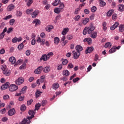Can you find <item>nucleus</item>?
Returning <instances> with one entry per match:
<instances>
[{"label": "nucleus", "mask_w": 124, "mask_h": 124, "mask_svg": "<svg viewBox=\"0 0 124 124\" xmlns=\"http://www.w3.org/2000/svg\"><path fill=\"white\" fill-rule=\"evenodd\" d=\"M24 79L22 77L19 78L17 79L16 80L15 83L18 86L22 85L24 83Z\"/></svg>", "instance_id": "nucleus-1"}, {"label": "nucleus", "mask_w": 124, "mask_h": 124, "mask_svg": "<svg viewBox=\"0 0 124 124\" xmlns=\"http://www.w3.org/2000/svg\"><path fill=\"white\" fill-rule=\"evenodd\" d=\"M9 89L10 92H16V91L18 90V86L15 84H11L9 87Z\"/></svg>", "instance_id": "nucleus-2"}, {"label": "nucleus", "mask_w": 124, "mask_h": 124, "mask_svg": "<svg viewBox=\"0 0 124 124\" xmlns=\"http://www.w3.org/2000/svg\"><path fill=\"white\" fill-rule=\"evenodd\" d=\"M40 13V11L38 10H35L34 12H32L31 14V17L33 19H35L36 17L38 16V14Z\"/></svg>", "instance_id": "nucleus-3"}, {"label": "nucleus", "mask_w": 124, "mask_h": 124, "mask_svg": "<svg viewBox=\"0 0 124 124\" xmlns=\"http://www.w3.org/2000/svg\"><path fill=\"white\" fill-rule=\"evenodd\" d=\"M42 70H43V67L39 66L34 70V73H35V74H40Z\"/></svg>", "instance_id": "nucleus-4"}, {"label": "nucleus", "mask_w": 124, "mask_h": 124, "mask_svg": "<svg viewBox=\"0 0 124 124\" xmlns=\"http://www.w3.org/2000/svg\"><path fill=\"white\" fill-rule=\"evenodd\" d=\"M29 114L31 116H28V117L31 120L34 117V115H35V110H30L29 111Z\"/></svg>", "instance_id": "nucleus-5"}, {"label": "nucleus", "mask_w": 124, "mask_h": 124, "mask_svg": "<svg viewBox=\"0 0 124 124\" xmlns=\"http://www.w3.org/2000/svg\"><path fill=\"white\" fill-rule=\"evenodd\" d=\"M31 119L29 118L28 117L27 118H24L22 121L21 124H30L31 123Z\"/></svg>", "instance_id": "nucleus-6"}, {"label": "nucleus", "mask_w": 124, "mask_h": 124, "mask_svg": "<svg viewBox=\"0 0 124 124\" xmlns=\"http://www.w3.org/2000/svg\"><path fill=\"white\" fill-rule=\"evenodd\" d=\"M20 41H22L21 37H19L18 38L15 37L12 40V42H13V43H17V42H20Z\"/></svg>", "instance_id": "nucleus-7"}, {"label": "nucleus", "mask_w": 124, "mask_h": 124, "mask_svg": "<svg viewBox=\"0 0 124 124\" xmlns=\"http://www.w3.org/2000/svg\"><path fill=\"white\" fill-rule=\"evenodd\" d=\"M45 81V76H42L41 77L40 79H38L37 80V84L39 85H40V83H43Z\"/></svg>", "instance_id": "nucleus-8"}, {"label": "nucleus", "mask_w": 124, "mask_h": 124, "mask_svg": "<svg viewBox=\"0 0 124 124\" xmlns=\"http://www.w3.org/2000/svg\"><path fill=\"white\" fill-rule=\"evenodd\" d=\"M72 53H73V57L74 59H78V58H79L80 55L81 54V53H80V52L78 51L75 52L73 51Z\"/></svg>", "instance_id": "nucleus-9"}, {"label": "nucleus", "mask_w": 124, "mask_h": 124, "mask_svg": "<svg viewBox=\"0 0 124 124\" xmlns=\"http://www.w3.org/2000/svg\"><path fill=\"white\" fill-rule=\"evenodd\" d=\"M16 111H15V109L12 108L8 111V115L9 116H13V115H15V114H16Z\"/></svg>", "instance_id": "nucleus-10"}, {"label": "nucleus", "mask_w": 124, "mask_h": 124, "mask_svg": "<svg viewBox=\"0 0 124 124\" xmlns=\"http://www.w3.org/2000/svg\"><path fill=\"white\" fill-rule=\"evenodd\" d=\"M93 51V47H87L85 50L86 54H90Z\"/></svg>", "instance_id": "nucleus-11"}, {"label": "nucleus", "mask_w": 124, "mask_h": 124, "mask_svg": "<svg viewBox=\"0 0 124 124\" xmlns=\"http://www.w3.org/2000/svg\"><path fill=\"white\" fill-rule=\"evenodd\" d=\"M119 25V22H116L115 24H114L112 26L110 27V29L111 30V31H114V30H115L116 29H117V28H118Z\"/></svg>", "instance_id": "nucleus-12"}, {"label": "nucleus", "mask_w": 124, "mask_h": 124, "mask_svg": "<svg viewBox=\"0 0 124 124\" xmlns=\"http://www.w3.org/2000/svg\"><path fill=\"white\" fill-rule=\"evenodd\" d=\"M9 85H10V83H9V82H6L5 84L3 85L1 87V90H2V91L6 90L7 88L9 87Z\"/></svg>", "instance_id": "nucleus-13"}, {"label": "nucleus", "mask_w": 124, "mask_h": 124, "mask_svg": "<svg viewBox=\"0 0 124 124\" xmlns=\"http://www.w3.org/2000/svg\"><path fill=\"white\" fill-rule=\"evenodd\" d=\"M43 70L45 73H48L51 70V67L49 66H46L45 68H43Z\"/></svg>", "instance_id": "nucleus-14"}, {"label": "nucleus", "mask_w": 124, "mask_h": 124, "mask_svg": "<svg viewBox=\"0 0 124 124\" xmlns=\"http://www.w3.org/2000/svg\"><path fill=\"white\" fill-rule=\"evenodd\" d=\"M68 31H69V29L68 28H63L62 32V35H65Z\"/></svg>", "instance_id": "nucleus-15"}, {"label": "nucleus", "mask_w": 124, "mask_h": 124, "mask_svg": "<svg viewBox=\"0 0 124 124\" xmlns=\"http://www.w3.org/2000/svg\"><path fill=\"white\" fill-rule=\"evenodd\" d=\"M48 58L47 57V55L43 54L42 57L40 58V61H43V62H47L48 61Z\"/></svg>", "instance_id": "nucleus-16"}, {"label": "nucleus", "mask_w": 124, "mask_h": 124, "mask_svg": "<svg viewBox=\"0 0 124 124\" xmlns=\"http://www.w3.org/2000/svg\"><path fill=\"white\" fill-rule=\"evenodd\" d=\"M40 23H41V22L40 21V20H39L38 19H35L32 21V24H35V27L38 26V25H40Z\"/></svg>", "instance_id": "nucleus-17"}, {"label": "nucleus", "mask_w": 124, "mask_h": 124, "mask_svg": "<svg viewBox=\"0 0 124 124\" xmlns=\"http://www.w3.org/2000/svg\"><path fill=\"white\" fill-rule=\"evenodd\" d=\"M92 39L91 38H86L83 40V42H87L89 45L92 44Z\"/></svg>", "instance_id": "nucleus-18"}, {"label": "nucleus", "mask_w": 124, "mask_h": 124, "mask_svg": "<svg viewBox=\"0 0 124 124\" xmlns=\"http://www.w3.org/2000/svg\"><path fill=\"white\" fill-rule=\"evenodd\" d=\"M9 61L12 63V64H14V63L16 62V59H15V57H11L9 59Z\"/></svg>", "instance_id": "nucleus-19"}, {"label": "nucleus", "mask_w": 124, "mask_h": 124, "mask_svg": "<svg viewBox=\"0 0 124 124\" xmlns=\"http://www.w3.org/2000/svg\"><path fill=\"white\" fill-rule=\"evenodd\" d=\"M76 50L77 52H79L80 53V52L83 50V47L80 45H77L76 46Z\"/></svg>", "instance_id": "nucleus-20"}, {"label": "nucleus", "mask_w": 124, "mask_h": 124, "mask_svg": "<svg viewBox=\"0 0 124 124\" xmlns=\"http://www.w3.org/2000/svg\"><path fill=\"white\" fill-rule=\"evenodd\" d=\"M119 31H120V32H124V24H121V25H119Z\"/></svg>", "instance_id": "nucleus-21"}, {"label": "nucleus", "mask_w": 124, "mask_h": 124, "mask_svg": "<svg viewBox=\"0 0 124 124\" xmlns=\"http://www.w3.org/2000/svg\"><path fill=\"white\" fill-rule=\"evenodd\" d=\"M114 10L111 9V10H109L107 13V16L108 17H111V16H112V14H113V13H114Z\"/></svg>", "instance_id": "nucleus-22"}, {"label": "nucleus", "mask_w": 124, "mask_h": 124, "mask_svg": "<svg viewBox=\"0 0 124 124\" xmlns=\"http://www.w3.org/2000/svg\"><path fill=\"white\" fill-rule=\"evenodd\" d=\"M15 8V6L13 4H10L7 7V10L8 11H11L13 10Z\"/></svg>", "instance_id": "nucleus-23"}, {"label": "nucleus", "mask_w": 124, "mask_h": 124, "mask_svg": "<svg viewBox=\"0 0 124 124\" xmlns=\"http://www.w3.org/2000/svg\"><path fill=\"white\" fill-rule=\"evenodd\" d=\"M59 8H60L62 12L64 10V4L63 3V2L60 3Z\"/></svg>", "instance_id": "nucleus-24"}, {"label": "nucleus", "mask_w": 124, "mask_h": 124, "mask_svg": "<svg viewBox=\"0 0 124 124\" xmlns=\"http://www.w3.org/2000/svg\"><path fill=\"white\" fill-rule=\"evenodd\" d=\"M3 73L6 76H9L10 75V73H11V72L9 69H7L5 71L3 72Z\"/></svg>", "instance_id": "nucleus-25"}, {"label": "nucleus", "mask_w": 124, "mask_h": 124, "mask_svg": "<svg viewBox=\"0 0 124 124\" xmlns=\"http://www.w3.org/2000/svg\"><path fill=\"white\" fill-rule=\"evenodd\" d=\"M27 89L28 87L27 86H24L23 88L21 90L20 93L22 94H24V93H27Z\"/></svg>", "instance_id": "nucleus-26"}, {"label": "nucleus", "mask_w": 124, "mask_h": 124, "mask_svg": "<svg viewBox=\"0 0 124 124\" xmlns=\"http://www.w3.org/2000/svg\"><path fill=\"white\" fill-rule=\"evenodd\" d=\"M54 43L56 45H58L60 43V38L58 37H56L54 39Z\"/></svg>", "instance_id": "nucleus-27"}, {"label": "nucleus", "mask_w": 124, "mask_h": 124, "mask_svg": "<svg viewBox=\"0 0 124 124\" xmlns=\"http://www.w3.org/2000/svg\"><path fill=\"white\" fill-rule=\"evenodd\" d=\"M118 10L121 12H123L124 11V5L123 4H120L118 5Z\"/></svg>", "instance_id": "nucleus-28"}, {"label": "nucleus", "mask_w": 124, "mask_h": 124, "mask_svg": "<svg viewBox=\"0 0 124 124\" xmlns=\"http://www.w3.org/2000/svg\"><path fill=\"white\" fill-rule=\"evenodd\" d=\"M54 29V26L52 25H48L46 28V31H51V30H53Z\"/></svg>", "instance_id": "nucleus-29"}, {"label": "nucleus", "mask_w": 124, "mask_h": 124, "mask_svg": "<svg viewBox=\"0 0 124 124\" xmlns=\"http://www.w3.org/2000/svg\"><path fill=\"white\" fill-rule=\"evenodd\" d=\"M69 71H68L67 70H64L62 72V75L64 76H69Z\"/></svg>", "instance_id": "nucleus-30"}, {"label": "nucleus", "mask_w": 124, "mask_h": 124, "mask_svg": "<svg viewBox=\"0 0 124 124\" xmlns=\"http://www.w3.org/2000/svg\"><path fill=\"white\" fill-rule=\"evenodd\" d=\"M55 13H56L57 14H60V13H61V12H62L61 9L59 8V7L56 8L55 9H54V10Z\"/></svg>", "instance_id": "nucleus-31"}, {"label": "nucleus", "mask_w": 124, "mask_h": 124, "mask_svg": "<svg viewBox=\"0 0 124 124\" xmlns=\"http://www.w3.org/2000/svg\"><path fill=\"white\" fill-rule=\"evenodd\" d=\"M111 46H112V43L110 42H108L105 45V48H108L110 49L111 48Z\"/></svg>", "instance_id": "nucleus-32"}, {"label": "nucleus", "mask_w": 124, "mask_h": 124, "mask_svg": "<svg viewBox=\"0 0 124 124\" xmlns=\"http://www.w3.org/2000/svg\"><path fill=\"white\" fill-rule=\"evenodd\" d=\"M59 87H60V85L57 82L52 85V89H53V90H57Z\"/></svg>", "instance_id": "nucleus-33"}, {"label": "nucleus", "mask_w": 124, "mask_h": 124, "mask_svg": "<svg viewBox=\"0 0 124 124\" xmlns=\"http://www.w3.org/2000/svg\"><path fill=\"white\" fill-rule=\"evenodd\" d=\"M90 19L88 17H87L82 21V24L83 25H87Z\"/></svg>", "instance_id": "nucleus-34"}, {"label": "nucleus", "mask_w": 124, "mask_h": 124, "mask_svg": "<svg viewBox=\"0 0 124 124\" xmlns=\"http://www.w3.org/2000/svg\"><path fill=\"white\" fill-rule=\"evenodd\" d=\"M59 3H61V0H55L54 2L52 3V5L54 6H57V5H59Z\"/></svg>", "instance_id": "nucleus-35"}, {"label": "nucleus", "mask_w": 124, "mask_h": 124, "mask_svg": "<svg viewBox=\"0 0 124 124\" xmlns=\"http://www.w3.org/2000/svg\"><path fill=\"white\" fill-rule=\"evenodd\" d=\"M24 48V44L23 43L20 44L18 46L17 48L19 51H22V49Z\"/></svg>", "instance_id": "nucleus-36"}, {"label": "nucleus", "mask_w": 124, "mask_h": 124, "mask_svg": "<svg viewBox=\"0 0 124 124\" xmlns=\"http://www.w3.org/2000/svg\"><path fill=\"white\" fill-rule=\"evenodd\" d=\"M40 106H41V104L39 103L36 104V105L35 106L34 111H36V110L37 111L39 110V108H40Z\"/></svg>", "instance_id": "nucleus-37"}, {"label": "nucleus", "mask_w": 124, "mask_h": 124, "mask_svg": "<svg viewBox=\"0 0 124 124\" xmlns=\"http://www.w3.org/2000/svg\"><path fill=\"white\" fill-rule=\"evenodd\" d=\"M80 18H81V16L79 15H77L74 17V20L78 22V21L80 20Z\"/></svg>", "instance_id": "nucleus-38"}, {"label": "nucleus", "mask_w": 124, "mask_h": 124, "mask_svg": "<svg viewBox=\"0 0 124 124\" xmlns=\"http://www.w3.org/2000/svg\"><path fill=\"white\" fill-rule=\"evenodd\" d=\"M32 11H33V9H27L26 10V14L30 15V14H31V13H32Z\"/></svg>", "instance_id": "nucleus-39"}, {"label": "nucleus", "mask_w": 124, "mask_h": 124, "mask_svg": "<svg viewBox=\"0 0 124 124\" xmlns=\"http://www.w3.org/2000/svg\"><path fill=\"white\" fill-rule=\"evenodd\" d=\"M96 36H97V32H93V33L91 34L92 38H96Z\"/></svg>", "instance_id": "nucleus-40"}, {"label": "nucleus", "mask_w": 124, "mask_h": 124, "mask_svg": "<svg viewBox=\"0 0 124 124\" xmlns=\"http://www.w3.org/2000/svg\"><path fill=\"white\" fill-rule=\"evenodd\" d=\"M116 47H112L109 50V54H112V53H115L116 52Z\"/></svg>", "instance_id": "nucleus-41"}, {"label": "nucleus", "mask_w": 124, "mask_h": 124, "mask_svg": "<svg viewBox=\"0 0 124 124\" xmlns=\"http://www.w3.org/2000/svg\"><path fill=\"white\" fill-rule=\"evenodd\" d=\"M53 55L54 53H53V52H50L46 55V57H47V59L49 60V59H50V58H51V57H52V56H53Z\"/></svg>", "instance_id": "nucleus-42"}, {"label": "nucleus", "mask_w": 124, "mask_h": 124, "mask_svg": "<svg viewBox=\"0 0 124 124\" xmlns=\"http://www.w3.org/2000/svg\"><path fill=\"white\" fill-rule=\"evenodd\" d=\"M99 5L101 6V7H104V6L106 5V2L104 1H101L99 3Z\"/></svg>", "instance_id": "nucleus-43"}, {"label": "nucleus", "mask_w": 124, "mask_h": 124, "mask_svg": "<svg viewBox=\"0 0 124 124\" xmlns=\"http://www.w3.org/2000/svg\"><path fill=\"white\" fill-rule=\"evenodd\" d=\"M0 69L3 71V72L6 71L7 69L6 68V66L5 65H2L1 66Z\"/></svg>", "instance_id": "nucleus-44"}, {"label": "nucleus", "mask_w": 124, "mask_h": 124, "mask_svg": "<svg viewBox=\"0 0 124 124\" xmlns=\"http://www.w3.org/2000/svg\"><path fill=\"white\" fill-rule=\"evenodd\" d=\"M91 12H93V13L95 12V11H96V10H97L96 7L95 6H93L91 8Z\"/></svg>", "instance_id": "nucleus-45"}, {"label": "nucleus", "mask_w": 124, "mask_h": 124, "mask_svg": "<svg viewBox=\"0 0 124 124\" xmlns=\"http://www.w3.org/2000/svg\"><path fill=\"white\" fill-rule=\"evenodd\" d=\"M25 1H27L28 6H31V4L32 3V0H25Z\"/></svg>", "instance_id": "nucleus-46"}, {"label": "nucleus", "mask_w": 124, "mask_h": 124, "mask_svg": "<svg viewBox=\"0 0 124 124\" xmlns=\"http://www.w3.org/2000/svg\"><path fill=\"white\" fill-rule=\"evenodd\" d=\"M11 18H12V15H9V16H5L3 19H4V20H8L9 19H11Z\"/></svg>", "instance_id": "nucleus-47"}, {"label": "nucleus", "mask_w": 124, "mask_h": 124, "mask_svg": "<svg viewBox=\"0 0 124 124\" xmlns=\"http://www.w3.org/2000/svg\"><path fill=\"white\" fill-rule=\"evenodd\" d=\"M80 8H77L75 9V12H74V14L75 15H78V14H79V12H80Z\"/></svg>", "instance_id": "nucleus-48"}, {"label": "nucleus", "mask_w": 124, "mask_h": 124, "mask_svg": "<svg viewBox=\"0 0 124 124\" xmlns=\"http://www.w3.org/2000/svg\"><path fill=\"white\" fill-rule=\"evenodd\" d=\"M12 31H13V28L12 27L9 28L7 31V33H8V34L11 33Z\"/></svg>", "instance_id": "nucleus-49"}, {"label": "nucleus", "mask_w": 124, "mask_h": 124, "mask_svg": "<svg viewBox=\"0 0 124 124\" xmlns=\"http://www.w3.org/2000/svg\"><path fill=\"white\" fill-rule=\"evenodd\" d=\"M23 13H22V12L21 11H17L16 12V15H17L18 17H21V16H22Z\"/></svg>", "instance_id": "nucleus-50"}, {"label": "nucleus", "mask_w": 124, "mask_h": 124, "mask_svg": "<svg viewBox=\"0 0 124 124\" xmlns=\"http://www.w3.org/2000/svg\"><path fill=\"white\" fill-rule=\"evenodd\" d=\"M41 93H42V92H40V91H37L35 93L36 97H39V96H40V94H41Z\"/></svg>", "instance_id": "nucleus-51"}, {"label": "nucleus", "mask_w": 124, "mask_h": 124, "mask_svg": "<svg viewBox=\"0 0 124 124\" xmlns=\"http://www.w3.org/2000/svg\"><path fill=\"white\" fill-rule=\"evenodd\" d=\"M26 108H27L25 105H22L20 107V110L21 111H25V110H26Z\"/></svg>", "instance_id": "nucleus-52"}, {"label": "nucleus", "mask_w": 124, "mask_h": 124, "mask_svg": "<svg viewBox=\"0 0 124 124\" xmlns=\"http://www.w3.org/2000/svg\"><path fill=\"white\" fill-rule=\"evenodd\" d=\"M9 23L11 26H13V25H14V23H15V20L14 19H12L10 20Z\"/></svg>", "instance_id": "nucleus-53"}, {"label": "nucleus", "mask_w": 124, "mask_h": 124, "mask_svg": "<svg viewBox=\"0 0 124 124\" xmlns=\"http://www.w3.org/2000/svg\"><path fill=\"white\" fill-rule=\"evenodd\" d=\"M68 63V61H67L66 59H64L62 62V64H63V65H66V64H67Z\"/></svg>", "instance_id": "nucleus-54"}, {"label": "nucleus", "mask_w": 124, "mask_h": 124, "mask_svg": "<svg viewBox=\"0 0 124 124\" xmlns=\"http://www.w3.org/2000/svg\"><path fill=\"white\" fill-rule=\"evenodd\" d=\"M117 17H118V16L116 14H113L112 16V20H117Z\"/></svg>", "instance_id": "nucleus-55"}, {"label": "nucleus", "mask_w": 124, "mask_h": 124, "mask_svg": "<svg viewBox=\"0 0 124 124\" xmlns=\"http://www.w3.org/2000/svg\"><path fill=\"white\" fill-rule=\"evenodd\" d=\"M87 29H88L87 27H86L83 31V34H84V35H86V34H87V32H88V30H87Z\"/></svg>", "instance_id": "nucleus-56"}, {"label": "nucleus", "mask_w": 124, "mask_h": 124, "mask_svg": "<svg viewBox=\"0 0 124 124\" xmlns=\"http://www.w3.org/2000/svg\"><path fill=\"white\" fill-rule=\"evenodd\" d=\"M87 32H88V34H91V33H92V31H93L90 29V27H87Z\"/></svg>", "instance_id": "nucleus-57"}, {"label": "nucleus", "mask_w": 124, "mask_h": 124, "mask_svg": "<svg viewBox=\"0 0 124 124\" xmlns=\"http://www.w3.org/2000/svg\"><path fill=\"white\" fill-rule=\"evenodd\" d=\"M68 68H73L74 67V66L73 65V64L72 63H70L68 64Z\"/></svg>", "instance_id": "nucleus-58"}, {"label": "nucleus", "mask_w": 124, "mask_h": 124, "mask_svg": "<svg viewBox=\"0 0 124 124\" xmlns=\"http://www.w3.org/2000/svg\"><path fill=\"white\" fill-rule=\"evenodd\" d=\"M22 60H18L17 62H16L15 64V66H17L18 64H21V63L22 62Z\"/></svg>", "instance_id": "nucleus-59"}, {"label": "nucleus", "mask_w": 124, "mask_h": 124, "mask_svg": "<svg viewBox=\"0 0 124 124\" xmlns=\"http://www.w3.org/2000/svg\"><path fill=\"white\" fill-rule=\"evenodd\" d=\"M84 13L87 15L90 14V10L88 9H84Z\"/></svg>", "instance_id": "nucleus-60"}, {"label": "nucleus", "mask_w": 124, "mask_h": 124, "mask_svg": "<svg viewBox=\"0 0 124 124\" xmlns=\"http://www.w3.org/2000/svg\"><path fill=\"white\" fill-rule=\"evenodd\" d=\"M5 36V34H3L2 33H1L0 34V40H1V39H3V38H4Z\"/></svg>", "instance_id": "nucleus-61"}, {"label": "nucleus", "mask_w": 124, "mask_h": 124, "mask_svg": "<svg viewBox=\"0 0 124 124\" xmlns=\"http://www.w3.org/2000/svg\"><path fill=\"white\" fill-rule=\"evenodd\" d=\"M27 65V64L26 63H24L21 66H20V67H19L20 69H24V68H25V67H26V66Z\"/></svg>", "instance_id": "nucleus-62"}, {"label": "nucleus", "mask_w": 124, "mask_h": 124, "mask_svg": "<svg viewBox=\"0 0 124 124\" xmlns=\"http://www.w3.org/2000/svg\"><path fill=\"white\" fill-rule=\"evenodd\" d=\"M35 38L32 39L31 42V45H35Z\"/></svg>", "instance_id": "nucleus-63"}, {"label": "nucleus", "mask_w": 124, "mask_h": 124, "mask_svg": "<svg viewBox=\"0 0 124 124\" xmlns=\"http://www.w3.org/2000/svg\"><path fill=\"white\" fill-rule=\"evenodd\" d=\"M2 122H7V121L8 120V118H7V117H3L1 119Z\"/></svg>", "instance_id": "nucleus-64"}]
</instances>
